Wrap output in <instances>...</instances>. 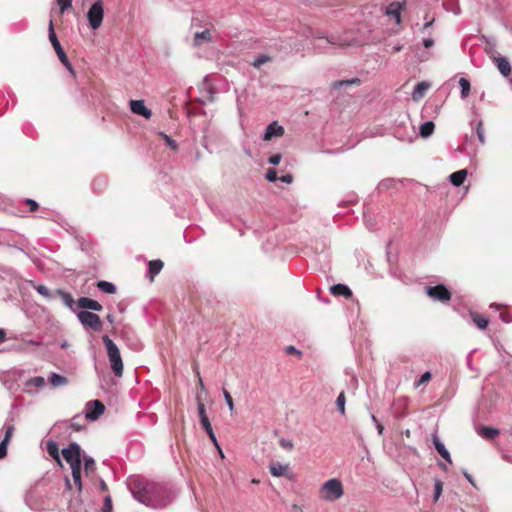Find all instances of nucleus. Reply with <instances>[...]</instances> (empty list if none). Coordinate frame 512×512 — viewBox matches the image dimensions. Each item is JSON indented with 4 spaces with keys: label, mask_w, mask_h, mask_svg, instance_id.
<instances>
[{
    "label": "nucleus",
    "mask_w": 512,
    "mask_h": 512,
    "mask_svg": "<svg viewBox=\"0 0 512 512\" xmlns=\"http://www.w3.org/2000/svg\"><path fill=\"white\" fill-rule=\"evenodd\" d=\"M4 428H5V435H4V438L2 439V441H5L6 443L9 444L11 437L13 435V432H14V426L12 424L5 423Z\"/></svg>",
    "instance_id": "obj_34"
},
{
    "label": "nucleus",
    "mask_w": 512,
    "mask_h": 512,
    "mask_svg": "<svg viewBox=\"0 0 512 512\" xmlns=\"http://www.w3.org/2000/svg\"><path fill=\"white\" fill-rule=\"evenodd\" d=\"M426 292L430 298L440 302H448L451 299V292L444 285L429 286Z\"/></svg>",
    "instance_id": "obj_9"
},
{
    "label": "nucleus",
    "mask_w": 512,
    "mask_h": 512,
    "mask_svg": "<svg viewBox=\"0 0 512 512\" xmlns=\"http://www.w3.org/2000/svg\"><path fill=\"white\" fill-rule=\"evenodd\" d=\"M97 287L99 288L100 291L104 292V293H108V294H114L116 292V286L111 283V282H108V281H99L97 283Z\"/></svg>",
    "instance_id": "obj_27"
},
{
    "label": "nucleus",
    "mask_w": 512,
    "mask_h": 512,
    "mask_svg": "<svg viewBox=\"0 0 512 512\" xmlns=\"http://www.w3.org/2000/svg\"><path fill=\"white\" fill-rule=\"evenodd\" d=\"M401 49H402V47H401V46H397V47H395V51H400Z\"/></svg>",
    "instance_id": "obj_64"
},
{
    "label": "nucleus",
    "mask_w": 512,
    "mask_h": 512,
    "mask_svg": "<svg viewBox=\"0 0 512 512\" xmlns=\"http://www.w3.org/2000/svg\"><path fill=\"white\" fill-rule=\"evenodd\" d=\"M459 85L461 87V93H460L461 98L462 99L467 98L471 91V85H470L469 80L462 77L459 79Z\"/></svg>",
    "instance_id": "obj_28"
},
{
    "label": "nucleus",
    "mask_w": 512,
    "mask_h": 512,
    "mask_svg": "<svg viewBox=\"0 0 512 512\" xmlns=\"http://www.w3.org/2000/svg\"><path fill=\"white\" fill-rule=\"evenodd\" d=\"M401 10L402 4L399 2H393L387 6L386 14L392 16L395 19V22L399 24L401 22Z\"/></svg>",
    "instance_id": "obj_19"
},
{
    "label": "nucleus",
    "mask_w": 512,
    "mask_h": 512,
    "mask_svg": "<svg viewBox=\"0 0 512 512\" xmlns=\"http://www.w3.org/2000/svg\"><path fill=\"white\" fill-rule=\"evenodd\" d=\"M286 353L287 354H296L298 356L301 355V352L297 348H295L294 346L286 347Z\"/></svg>",
    "instance_id": "obj_53"
},
{
    "label": "nucleus",
    "mask_w": 512,
    "mask_h": 512,
    "mask_svg": "<svg viewBox=\"0 0 512 512\" xmlns=\"http://www.w3.org/2000/svg\"><path fill=\"white\" fill-rule=\"evenodd\" d=\"M223 396H224L225 402H226L229 410L232 412L234 410L233 399H232L230 393L226 389H223Z\"/></svg>",
    "instance_id": "obj_40"
},
{
    "label": "nucleus",
    "mask_w": 512,
    "mask_h": 512,
    "mask_svg": "<svg viewBox=\"0 0 512 512\" xmlns=\"http://www.w3.org/2000/svg\"><path fill=\"white\" fill-rule=\"evenodd\" d=\"M281 158L282 157L280 154H274V155L270 156L269 163L272 165H278L281 161Z\"/></svg>",
    "instance_id": "obj_49"
},
{
    "label": "nucleus",
    "mask_w": 512,
    "mask_h": 512,
    "mask_svg": "<svg viewBox=\"0 0 512 512\" xmlns=\"http://www.w3.org/2000/svg\"><path fill=\"white\" fill-rule=\"evenodd\" d=\"M27 205H29V209L31 212H34L38 209V203L33 199L26 200Z\"/></svg>",
    "instance_id": "obj_51"
},
{
    "label": "nucleus",
    "mask_w": 512,
    "mask_h": 512,
    "mask_svg": "<svg viewBox=\"0 0 512 512\" xmlns=\"http://www.w3.org/2000/svg\"><path fill=\"white\" fill-rule=\"evenodd\" d=\"M465 475V478L472 484L474 485V481H473V478L470 474H468L467 472L464 473Z\"/></svg>",
    "instance_id": "obj_58"
},
{
    "label": "nucleus",
    "mask_w": 512,
    "mask_h": 512,
    "mask_svg": "<svg viewBox=\"0 0 512 512\" xmlns=\"http://www.w3.org/2000/svg\"><path fill=\"white\" fill-rule=\"evenodd\" d=\"M104 18V5L102 0L95 1L87 12V19L89 26L96 30L98 29L103 22Z\"/></svg>",
    "instance_id": "obj_6"
},
{
    "label": "nucleus",
    "mask_w": 512,
    "mask_h": 512,
    "mask_svg": "<svg viewBox=\"0 0 512 512\" xmlns=\"http://www.w3.org/2000/svg\"><path fill=\"white\" fill-rule=\"evenodd\" d=\"M477 433L485 439H493L499 434V430L492 427L482 426L477 429Z\"/></svg>",
    "instance_id": "obj_24"
},
{
    "label": "nucleus",
    "mask_w": 512,
    "mask_h": 512,
    "mask_svg": "<svg viewBox=\"0 0 512 512\" xmlns=\"http://www.w3.org/2000/svg\"><path fill=\"white\" fill-rule=\"evenodd\" d=\"M467 177V171L465 169L458 170L454 173H452L449 177L450 182L454 185L459 187L463 184L464 180Z\"/></svg>",
    "instance_id": "obj_22"
},
{
    "label": "nucleus",
    "mask_w": 512,
    "mask_h": 512,
    "mask_svg": "<svg viewBox=\"0 0 512 512\" xmlns=\"http://www.w3.org/2000/svg\"><path fill=\"white\" fill-rule=\"evenodd\" d=\"M96 469L95 461L90 456L84 457V470L86 474H89L90 472H94Z\"/></svg>",
    "instance_id": "obj_32"
},
{
    "label": "nucleus",
    "mask_w": 512,
    "mask_h": 512,
    "mask_svg": "<svg viewBox=\"0 0 512 512\" xmlns=\"http://www.w3.org/2000/svg\"><path fill=\"white\" fill-rule=\"evenodd\" d=\"M432 23H433V20L426 22V23L424 24V26H423V29H427V28H429V27L432 25Z\"/></svg>",
    "instance_id": "obj_60"
},
{
    "label": "nucleus",
    "mask_w": 512,
    "mask_h": 512,
    "mask_svg": "<svg viewBox=\"0 0 512 512\" xmlns=\"http://www.w3.org/2000/svg\"><path fill=\"white\" fill-rule=\"evenodd\" d=\"M105 410V406L99 400H92L86 403L85 418L89 420H97Z\"/></svg>",
    "instance_id": "obj_10"
},
{
    "label": "nucleus",
    "mask_w": 512,
    "mask_h": 512,
    "mask_svg": "<svg viewBox=\"0 0 512 512\" xmlns=\"http://www.w3.org/2000/svg\"><path fill=\"white\" fill-rule=\"evenodd\" d=\"M48 381L54 387L65 386L68 383V379L60 374L51 372L48 376Z\"/></svg>",
    "instance_id": "obj_23"
},
{
    "label": "nucleus",
    "mask_w": 512,
    "mask_h": 512,
    "mask_svg": "<svg viewBox=\"0 0 512 512\" xmlns=\"http://www.w3.org/2000/svg\"><path fill=\"white\" fill-rule=\"evenodd\" d=\"M7 447H8V443L1 440V442H0V459L4 458L7 455Z\"/></svg>",
    "instance_id": "obj_48"
},
{
    "label": "nucleus",
    "mask_w": 512,
    "mask_h": 512,
    "mask_svg": "<svg viewBox=\"0 0 512 512\" xmlns=\"http://www.w3.org/2000/svg\"><path fill=\"white\" fill-rule=\"evenodd\" d=\"M28 384L40 388L45 385V379L42 376L33 377L28 381Z\"/></svg>",
    "instance_id": "obj_36"
},
{
    "label": "nucleus",
    "mask_w": 512,
    "mask_h": 512,
    "mask_svg": "<svg viewBox=\"0 0 512 512\" xmlns=\"http://www.w3.org/2000/svg\"><path fill=\"white\" fill-rule=\"evenodd\" d=\"M284 134V128L281 125H278L277 122L270 123L263 135L264 141H269L273 137H280Z\"/></svg>",
    "instance_id": "obj_14"
},
{
    "label": "nucleus",
    "mask_w": 512,
    "mask_h": 512,
    "mask_svg": "<svg viewBox=\"0 0 512 512\" xmlns=\"http://www.w3.org/2000/svg\"><path fill=\"white\" fill-rule=\"evenodd\" d=\"M490 308L500 311L499 318L502 322L506 324L512 323V307L506 304L491 303Z\"/></svg>",
    "instance_id": "obj_12"
},
{
    "label": "nucleus",
    "mask_w": 512,
    "mask_h": 512,
    "mask_svg": "<svg viewBox=\"0 0 512 512\" xmlns=\"http://www.w3.org/2000/svg\"><path fill=\"white\" fill-rule=\"evenodd\" d=\"M67 347H69V343L67 341H63L61 343V348H67Z\"/></svg>",
    "instance_id": "obj_61"
},
{
    "label": "nucleus",
    "mask_w": 512,
    "mask_h": 512,
    "mask_svg": "<svg viewBox=\"0 0 512 512\" xmlns=\"http://www.w3.org/2000/svg\"><path fill=\"white\" fill-rule=\"evenodd\" d=\"M6 339V331L0 328V343H3Z\"/></svg>",
    "instance_id": "obj_55"
},
{
    "label": "nucleus",
    "mask_w": 512,
    "mask_h": 512,
    "mask_svg": "<svg viewBox=\"0 0 512 512\" xmlns=\"http://www.w3.org/2000/svg\"><path fill=\"white\" fill-rule=\"evenodd\" d=\"M102 340L106 347L107 357L114 375L116 377H122L124 365L118 346L108 335H104Z\"/></svg>",
    "instance_id": "obj_3"
},
{
    "label": "nucleus",
    "mask_w": 512,
    "mask_h": 512,
    "mask_svg": "<svg viewBox=\"0 0 512 512\" xmlns=\"http://www.w3.org/2000/svg\"><path fill=\"white\" fill-rule=\"evenodd\" d=\"M429 86L430 85L427 82L417 83L416 86L414 87V90L412 93L413 100L418 101L421 98H423V96L426 93V91L428 90Z\"/></svg>",
    "instance_id": "obj_21"
},
{
    "label": "nucleus",
    "mask_w": 512,
    "mask_h": 512,
    "mask_svg": "<svg viewBox=\"0 0 512 512\" xmlns=\"http://www.w3.org/2000/svg\"><path fill=\"white\" fill-rule=\"evenodd\" d=\"M344 495V486L337 478H331L319 488V497L326 502H335Z\"/></svg>",
    "instance_id": "obj_4"
},
{
    "label": "nucleus",
    "mask_w": 512,
    "mask_h": 512,
    "mask_svg": "<svg viewBox=\"0 0 512 512\" xmlns=\"http://www.w3.org/2000/svg\"><path fill=\"white\" fill-rule=\"evenodd\" d=\"M270 473L274 477H286L288 479L292 478V473L289 468V464H282L280 462H272L269 466Z\"/></svg>",
    "instance_id": "obj_11"
},
{
    "label": "nucleus",
    "mask_w": 512,
    "mask_h": 512,
    "mask_svg": "<svg viewBox=\"0 0 512 512\" xmlns=\"http://www.w3.org/2000/svg\"><path fill=\"white\" fill-rule=\"evenodd\" d=\"M432 378V375L429 371L425 372L416 382H415V387H419L421 386L422 384L424 383H427L431 380Z\"/></svg>",
    "instance_id": "obj_37"
},
{
    "label": "nucleus",
    "mask_w": 512,
    "mask_h": 512,
    "mask_svg": "<svg viewBox=\"0 0 512 512\" xmlns=\"http://www.w3.org/2000/svg\"><path fill=\"white\" fill-rule=\"evenodd\" d=\"M107 320H108L109 322H112V321H113L112 316H111V315H108V316H107Z\"/></svg>",
    "instance_id": "obj_63"
},
{
    "label": "nucleus",
    "mask_w": 512,
    "mask_h": 512,
    "mask_svg": "<svg viewBox=\"0 0 512 512\" xmlns=\"http://www.w3.org/2000/svg\"><path fill=\"white\" fill-rule=\"evenodd\" d=\"M330 291L334 296H344L346 298L352 296L351 289L345 284H335L330 288Z\"/></svg>",
    "instance_id": "obj_20"
},
{
    "label": "nucleus",
    "mask_w": 512,
    "mask_h": 512,
    "mask_svg": "<svg viewBox=\"0 0 512 512\" xmlns=\"http://www.w3.org/2000/svg\"><path fill=\"white\" fill-rule=\"evenodd\" d=\"M163 265L164 264L161 260H152L148 263L149 272L152 275V277L160 273V271L163 268Z\"/></svg>",
    "instance_id": "obj_31"
},
{
    "label": "nucleus",
    "mask_w": 512,
    "mask_h": 512,
    "mask_svg": "<svg viewBox=\"0 0 512 512\" xmlns=\"http://www.w3.org/2000/svg\"><path fill=\"white\" fill-rule=\"evenodd\" d=\"M77 317L84 327L91 328L94 331H100L102 328V321L100 317L90 311H80Z\"/></svg>",
    "instance_id": "obj_7"
},
{
    "label": "nucleus",
    "mask_w": 512,
    "mask_h": 512,
    "mask_svg": "<svg viewBox=\"0 0 512 512\" xmlns=\"http://www.w3.org/2000/svg\"><path fill=\"white\" fill-rule=\"evenodd\" d=\"M432 441H433V444H434V447L435 449L437 450V452L448 462V463H452V459H451V456H450V453L449 451L446 449L445 445L443 444V442L439 439V437L437 435H433V438H432Z\"/></svg>",
    "instance_id": "obj_17"
},
{
    "label": "nucleus",
    "mask_w": 512,
    "mask_h": 512,
    "mask_svg": "<svg viewBox=\"0 0 512 512\" xmlns=\"http://www.w3.org/2000/svg\"><path fill=\"white\" fill-rule=\"evenodd\" d=\"M61 13L72 7V0H57Z\"/></svg>",
    "instance_id": "obj_39"
},
{
    "label": "nucleus",
    "mask_w": 512,
    "mask_h": 512,
    "mask_svg": "<svg viewBox=\"0 0 512 512\" xmlns=\"http://www.w3.org/2000/svg\"><path fill=\"white\" fill-rule=\"evenodd\" d=\"M35 290L45 298H51L52 296L50 290L44 285L35 286Z\"/></svg>",
    "instance_id": "obj_38"
},
{
    "label": "nucleus",
    "mask_w": 512,
    "mask_h": 512,
    "mask_svg": "<svg viewBox=\"0 0 512 512\" xmlns=\"http://www.w3.org/2000/svg\"><path fill=\"white\" fill-rule=\"evenodd\" d=\"M371 419L375 424L378 423V420L374 415H371Z\"/></svg>",
    "instance_id": "obj_62"
},
{
    "label": "nucleus",
    "mask_w": 512,
    "mask_h": 512,
    "mask_svg": "<svg viewBox=\"0 0 512 512\" xmlns=\"http://www.w3.org/2000/svg\"><path fill=\"white\" fill-rule=\"evenodd\" d=\"M278 180H280L281 182L290 184L293 181V177L290 174H286V175L279 177Z\"/></svg>",
    "instance_id": "obj_52"
},
{
    "label": "nucleus",
    "mask_w": 512,
    "mask_h": 512,
    "mask_svg": "<svg viewBox=\"0 0 512 512\" xmlns=\"http://www.w3.org/2000/svg\"><path fill=\"white\" fill-rule=\"evenodd\" d=\"M442 493V482L440 480H435L434 485V501H437Z\"/></svg>",
    "instance_id": "obj_41"
},
{
    "label": "nucleus",
    "mask_w": 512,
    "mask_h": 512,
    "mask_svg": "<svg viewBox=\"0 0 512 512\" xmlns=\"http://www.w3.org/2000/svg\"><path fill=\"white\" fill-rule=\"evenodd\" d=\"M196 375H197V378H198V383H199V386L201 387V389H204V383H203V380L200 376V372L198 370H196Z\"/></svg>",
    "instance_id": "obj_56"
},
{
    "label": "nucleus",
    "mask_w": 512,
    "mask_h": 512,
    "mask_svg": "<svg viewBox=\"0 0 512 512\" xmlns=\"http://www.w3.org/2000/svg\"><path fill=\"white\" fill-rule=\"evenodd\" d=\"M213 41V35L211 30L205 29L201 32H195L193 44L196 47L203 45L204 43H209Z\"/></svg>",
    "instance_id": "obj_16"
},
{
    "label": "nucleus",
    "mask_w": 512,
    "mask_h": 512,
    "mask_svg": "<svg viewBox=\"0 0 512 512\" xmlns=\"http://www.w3.org/2000/svg\"><path fill=\"white\" fill-rule=\"evenodd\" d=\"M48 32H49L48 33L49 40H50L53 48L55 49V52H56L59 60L66 67L67 70H69L72 74H74V69H73L70 61L68 60V57H67L66 53L64 52V50L57 38L52 20H50V22H49Z\"/></svg>",
    "instance_id": "obj_5"
},
{
    "label": "nucleus",
    "mask_w": 512,
    "mask_h": 512,
    "mask_svg": "<svg viewBox=\"0 0 512 512\" xmlns=\"http://www.w3.org/2000/svg\"><path fill=\"white\" fill-rule=\"evenodd\" d=\"M161 135L165 139L166 143L171 147V149H173V150L177 149V143L173 139H171L169 136H167L164 133H161Z\"/></svg>",
    "instance_id": "obj_47"
},
{
    "label": "nucleus",
    "mask_w": 512,
    "mask_h": 512,
    "mask_svg": "<svg viewBox=\"0 0 512 512\" xmlns=\"http://www.w3.org/2000/svg\"><path fill=\"white\" fill-rule=\"evenodd\" d=\"M279 444L283 449L286 450H292L294 447V444L290 439L282 438L280 439Z\"/></svg>",
    "instance_id": "obj_44"
},
{
    "label": "nucleus",
    "mask_w": 512,
    "mask_h": 512,
    "mask_svg": "<svg viewBox=\"0 0 512 512\" xmlns=\"http://www.w3.org/2000/svg\"><path fill=\"white\" fill-rule=\"evenodd\" d=\"M62 456L69 463L72 470V477L78 490L82 489L81 481V447L76 442H72L67 448L62 450Z\"/></svg>",
    "instance_id": "obj_2"
},
{
    "label": "nucleus",
    "mask_w": 512,
    "mask_h": 512,
    "mask_svg": "<svg viewBox=\"0 0 512 512\" xmlns=\"http://www.w3.org/2000/svg\"><path fill=\"white\" fill-rule=\"evenodd\" d=\"M423 45H424L425 48H430V47H432L434 45V40L431 39V38H425L423 40Z\"/></svg>",
    "instance_id": "obj_54"
},
{
    "label": "nucleus",
    "mask_w": 512,
    "mask_h": 512,
    "mask_svg": "<svg viewBox=\"0 0 512 512\" xmlns=\"http://www.w3.org/2000/svg\"><path fill=\"white\" fill-rule=\"evenodd\" d=\"M435 125L432 121H427L420 126V135L424 138L429 137L434 131Z\"/></svg>",
    "instance_id": "obj_29"
},
{
    "label": "nucleus",
    "mask_w": 512,
    "mask_h": 512,
    "mask_svg": "<svg viewBox=\"0 0 512 512\" xmlns=\"http://www.w3.org/2000/svg\"><path fill=\"white\" fill-rule=\"evenodd\" d=\"M476 134L481 144L485 143V134L483 128V122L480 120L476 126Z\"/></svg>",
    "instance_id": "obj_35"
},
{
    "label": "nucleus",
    "mask_w": 512,
    "mask_h": 512,
    "mask_svg": "<svg viewBox=\"0 0 512 512\" xmlns=\"http://www.w3.org/2000/svg\"><path fill=\"white\" fill-rule=\"evenodd\" d=\"M77 304L79 308L86 310L101 311L103 309L98 301L88 297H80Z\"/></svg>",
    "instance_id": "obj_15"
},
{
    "label": "nucleus",
    "mask_w": 512,
    "mask_h": 512,
    "mask_svg": "<svg viewBox=\"0 0 512 512\" xmlns=\"http://www.w3.org/2000/svg\"><path fill=\"white\" fill-rule=\"evenodd\" d=\"M278 176H277V172L275 169L273 168H270L267 170L266 172V179L269 181V182H275L278 180Z\"/></svg>",
    "instance_id": "obj_42"
},
{
    "label": "nucleus",
    "mask_w": 512,
    "mask_h": 512,
    "mask_svg": "<svg viewBox=\"0 0 512 512\" xmlns=\"http://www.w3.org/2000/svg\"><path fill=\"white\" fill-rule=\"evenodd\" d=\"M59 293H60V294H61V296L63 297V299H64V301H65L66 305L71 306V305H72V303H73V299H72V297H71L68 293H65V292H63V291H59Z\"/></svg>",
    "instance_id": "obj_50"
},
{
    "label": "nucleus",
    "mask_w": 512,
    "mask_h": 512,
    "mask_svg": "<svg viewBox=\"0 0 512 512\" xmlns=\"http://www.w3.org/2000/svg\"><path fill=\"white\" fill-rule=\"evenodd\" d=\"M85 420V415H75L70 421V426L75 431H80L85 426Z\"/></svg>",
    "instance_id": "obj_26"
},
{
    "label": "nucleus",
    "mask_w": 512,
    "mask_h": 512,
    "mask_svg": "<svg viewBox=\"0 0 512 512\" xmlns=\"http://www.w3.org/2000/svg\"><path fill=\"white\" fill-rule=\"evenodd\" d=\"M100 488H101V490H103V491L107 490V485H106V483H105V481H104V480H101V481H100Z\"/></svg>",
    "instance_id": "obj_59"
},
{
    "label": "nucleus",
    "mask_w": 512,
    "mask_h": 512,
    "mask_svg": "<svg viewBox=\"0 0 512 512\" xmlns=\"http://www.w3.org/2000/svg\"><path fill=\"white\" fill-rule=\"evenodd\" d=\"M128 488L137 501L154 509L166 507L175 498V492L171 486L140 476L130 477Z\"/></svg>",
    "instance_id": "obj_1"
},
{
    "label": "nucleus",
    "mask_w": 512,
    "mask_h": 512,
    "mask_svg": "<svg viewBox=\"0 0 512 512\" xmlns=\"http://www.w3.org/2000/svg\"><path fill=\"white\" fill-rule=\"evenodd\" d=\"M48 454L57 462H60L59 446L54 440H49L46 444Z\"/></svg>",
    "instance_id": "obj_25"
},
{
    "label": "nucleus",
    "mask_w": 512,
    "mask_h": 512,
    "mask_svg": "<svg viewBox=\"0 0 512 512\" xmlns=\"http://www.w3.org/2000/svg\"><path fill=\"white\" fill-rule=\"evenodd\" d=\"M269 60V57L265 56V55H261L259 57H257L254 62H253V65L257 68H259L261 65H263L264 63H266L267 61Z\"/></svg>",
    "instance_id": "obj_46"
},
{
    "label": "nucleus",
    "mask_w": 512,
    "mask_h": 512,
    "mask_svg": "<svg viewBox=\"0 0 512 512\" xmlns=\"http://www.w3.org/2000/svg\"><path fill=\"white\" fill-rule=\"evenodd\" d=\"M471 316H472L473 322L479 329L484 330L487 328V326H488L487 318H485L484 316L477 314V313H473Z\"/></svg>",
    "instance_id": "obj_30"
},
{
    "label": "nucleus",
    "mask_w": 512,
    "mask_h": 512,
    "mask_svg": "<svg viewBox=\"0 0 512 512\" xmlns=\"http://www.w3.org/2000/svg\"><path fill=\"white\" fill-rule=\"evenodd\" d=\"M345 402H346L345 394H344V392H341L336 399V406H337L338 411L342 415L345 414Z\"/></svg>",
    "instance_id": "obj_33"
},
{
    "label": "nucleus",
    "mask_w": 512,
    "mask_h": 512,
    "mask_svg": "<svg viewBox=\"0 0 512 512\" xmlns=\"http://www.w3.org/2000/svg\"><path fill=\"white\" fill-rule=\"evenodd\" d=\"M376 428H377V431H378V434H382L383 433V430H384V427L381 423H376Z\"/></svg>",
    "instance_id": "obj_57"
},
{
    "label": "nucleus",
    "mask_w": 512,
    "mask_h": 512,
    "mask_svg": "<svg viewBox=\"0 0 512 512\" xmlns=\"http://www.w3.org/2000/svg\"><path fill=\"white\" fill-rule=\"evenodd\" d=\"M102 511L103 512H111L112 511V501H111L110 496L105 497Z\"/></svg>",
    "instance_id": "obj_45"
},
{
    "label": "nucleus",
    "mask_w": 512,
    "mask_h": 512,
    "mask_svg": "<svg viewBox=\"0 0 512 512\" xmlns=\"http://www.w3.org/2000/svg\"><path fill=\"white\" fill-rule=\"evenodd\" d=\"M206 433L208 434V436H209V438L211 439V441L215 444V446H216V447H217V449L219 450V453H220L221 457H224V454H223V452H222L221 448L219 447L218 442H217V439H216V436H215V434H214V432H213V428H211V430H210V431H209V430H206Z\"/></svg>",
    "instance_id": "obj_43"
},
{
    "label": "nucleus",
    "mask_w": 512,
    "mask_h": 512,
    "mask_svg": "<svg viewBox=\"0 0 512 512\" xmlns=\"http://www.w3.org/2000/svg\"><path fill=\"white\" fill-rule=\"evenodd\" d=\"M494 47H495V44H493L491 47H490V51H488L489 55H490V58L492 59L493 63L496 65V67L498 68L499 72L507 77L510 75L511 73V65H510V62L508 61L507 58L503 57V56H500L499 54H497L494 50Z\"/></svg>",
    "instance_id": "obj_8"
},
{
    "label": "nucleus",
    "mask_w": 512,
    "mask_h": 512,
    "mask_svg": "<svg viewBox=\"0 0 512 512\" xmlns=\"http://www.w3.org/2000/svg\"><path fill=\"white\" fill-rule=\"evenodd\" d=\"M197 408H198V414H199V419H200L201 426L203 427V429L205 431L206 430L210 431L211 428H212V425H211V423H210V421L208 419V416L206 414L205 405L199 399H198Z\"/></svg>",
    "instance_id": "obj_18"
},
{
    "label": "nucleus",
    "mask_w": 512,
    "mask_h": 512,
    "mask_svg": "<svg viewBox=\"0 0 512 512\" xmlns=\"http://www.w3.org/2000/svg\"><path fill=\"white\" fill-rule=\"evenodd\" d=\"M130 109L134 114L141 115L146 119L151 118L152 112L145 106L143 100H131Z\"/></svg>",
    "instance_id": "obj_13"
}]
</instances>
